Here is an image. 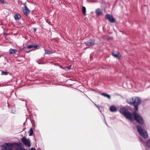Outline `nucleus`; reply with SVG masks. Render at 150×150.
<instances>
[{
    "label": "nucleus",
    "mask_w": 150,
    "mask_h": 150,
    "mask_svg": "<svg viewBox=\"0 0 150 150\" xmlns=\"http://www.w3.org/2000/svg\"><path fill=\"white\" fill-rule=\"evenodd\" d=\"M67 68L69 70L71 68V66H69L67 67Z\"/></svg>",
    "instance_id": "obj_22"
},
{
    "label": "nucleus",
    "mask_w": 150,
    "mask_h": 150,
    "mask_svg": "<svg viewBox=\"0 0 150 150\" xmlns=\"http://www.w3.org/2000/svg\"><path fill=\"white\" fill-rule=\"evenodd\" d=\"M61 68H62V69H63V67H61Z\"/></svg>",
    "instance_id": "obj_24"
},
{
    "label": "nucleus",
    "mask_w": 150,
    "mask_h": 150,
    "mask_svg": "<svg viewBox=\"0 0 150 150\" xmlns=\"http://www.w3.org/2000/svg\"><path fill=\"white\" fill-rule=\"evenodd\" d=\"M24 8H22L23 12L25 15H27L29 13L30 11L27 7L25 3L24 4Z\"/></svg>",
    "instance_id": "obj_5"
},
{
    "label": "nucleus",
    "mask_w": 150,
    "mask_h": 150,
    "mask_svg": "<svg viewBox=\"0 0 150 150\" xmlns=\"http://www.w3.org/2000/svg\"><path fill=\"white\" fill-rule=\"evenodd\" d=\"M33 131L32 129L31 128L30 129L29 131L28 132V133L29 134V135L30 136H32L33 134Z\"/></svg>",
    "instance_id": "obj_16"
},
{
    "label": "nucleus",
    "mask_w": 150,
    "mask_h": 150,
    "mask_svg": "<svg viewBox=\"0 0 150 150\" xmlns=\"http://www.w3.org/2000/svg\"><path fill=\"white\" fill-rule=\"evenodd\" d=\"M146 144L147 146L150 148V139L147 141Z\"/></svg>",
    "instance_id": "obj_18"
},
{
    "label": "nucleus",
    "mask_w": 150,
    "mask_h": 150,
    "mask_svg": "<svg viewBox=\"0 0 150 150\" xmlns=\"http://www.w3.org/2000/svg\"><path fill=\"white\" fill-rule=\"evenodd\" d=\"M105 18L108 20L111 23H113L114 22L115 20L113 17L111 15L109 14H107L105 16Z\"/></svg>",
    "instance_id": "obj_6"
},
{
    "label": "nucleus",
    "mask_w": 150,
    "mask_h": 150,
    "mask_svg": "<svg viewBox=\"0 0 150 150\" xmlns=\"http://www.w3.org/2000/svg\"><path fill=\"white\" fill-rule=\"evenodd\" d=\"M100 95L104 96V97H107L109 99H110L111 98L110 96L109 95L106 93H100Z\"/></svg>",
    "instance_id": "obj_11"
},
{
    "label": "nucleus",
    "mask_w": 150,
    "mask_h": 150,
    "mask_svg": "<svg viewBox=\"0 0 150 150\" xmlns=\"http://www.w3.org/2000/svg\"><path fill=\"white\" fill-rule=\"evenodd\" d=\"M10 53L11 54L15 53L17 51V50L15 49H10L9 50Z\"/></svg>",
    "instance_id": "obj_12"
},
{
    "label": "nucleus",
    "mask_w": 150,
    "mask_h": 150,
    "mask_svg": "<svg viewBox=\"0 0 150 150\" xmlns=\"http://www.w3.org/2000/svg\"><path fill=\"white\" fill-rule=\"evenodd\" d=\"M82 11L83 13L85 14L86 13V8L84 6L82 7Z\"/></svg>",
    "instance_id": "obj_17"
},
{
    "label": "nucleus",
    "mask_w": 150,
    "mask_h": 150,
    "mask_svg": "<svg viewBox=\"0 0 150 150\" xmlns=\"http://www.w3.org/2000/svg\"><path fill=\"white\" fill-rule=\"evenodd\" d=\"M37 47H38L37 45H30L27 46V48L28 49L32 48H36Z\"/></svg>",
    "instance_id": "obj_13"
},
{
    "label": "nucleus",
    "mask_w": 150,
    "mask_h": 150,
    "mask_svg": "<svg viewBox=\"0 0 150 150\" xmlns=\"http://www.w3.org/2000/svg\"><path fill=\"white\" fill-rule=\"evenodd\" d=\"M96 13L98 16L103 15V13L100 8H98L96 10Z\"/></svg>",
    "instance_id": "obj_8"
},
{
    "label": "nucleus",
    "mask_w": 150,
    "mask_h": 150,
    "mask_svg": "<svg viewBox=\"0 0 150 150\" xmlns=\"http://www.w3.org/2000/svg\"><path fill=\"white\" fill-rule=\"evenodd\" d=\"M8 74V73L7 72H4L2 71L1 72V75H6Z\"/></svg>",
    "instance_id": "obj_19"
},
{
    "label": "nucleus",
    "mask_w": 150,
    "mask_h": 150,
    "mask_svg": "<svg viewBox=\"0 0 150 150\" xmlns=\"http://www.w3.org/2000/svg\"><path fill=\"white\" fill-rule=\"evenodd\" d=\"M45 54H52L53 53L52 51L50 50H46L45 49Z\"/></svg>",
    "instance_id": "obj_15"
},
{
    "label": "nucleus",
    "mask_w": 150,
    "mask_h": 150,
    "mask_svg": "<svg viewBox=\"0 0 150 150\" xmlns=\"http://www.w3.org/2000/svg\"><path fill=\"white\" fill-rule=\"evenodd\" d=\"M133 102H130V104L133 105L134 107V109L136 110H137L138 109V106L141 103V100L139 97H137L134 99L132 98Z\"/></svg>",
    "instance_id": "obj_2"
},
{
    "label": "nucleus",
    "mask_w": 150,
    "mask_h": 150,
    "mask_svg": "<svg viewBox=\"0 0 150 150\" xmlns=\"http://www.w3.org/2000/svg\"><path fill=\"white\" fill-rule=\"evenodd\" d=\"M21 17V16L19 14H16L14 16V18L16 20H18Z\"/></svg>",
    "instance_id": "obj_14"
},
{
    "label": "nucleus",
    "mask_w": 150,
    "mask_h": 150,
    "mask_svg": "<svg viewBox=\"0 0 150 150\" xmlns=\"http://www.w3.org/2000/svg\"><path fill=\"white\" fill-rule=\"evenodd\" d=\"M0 2H1L3 4L5 3L4 0H0Z\"/></svg>",
    "instance_id": "obj_20"
},
{
    "label": "nucleus",
    "mask_w": 150,
    "mask_h": 150,
    "mask_svg": "<svg viewBox=\"0 0 150 150\" xmlns=\"http://www.w3.org/2000/svg\"><path fill=\"white\" fill-rule=\"evenodd\" d=\"M30 150H36L33 147L31 148Z\"/></svg>",
    "instance_id": "obj_21"
},
{
    "label": "nucleus",
    "mask_w": 150,
    "mask_h": 150,
    "mask_svg": "<svg viewBox=\"0 0 150 150\" xmlns=\"http://www.w3.org/2000/svg\"><path fill=\"white\" fill-rule=\"evenodd\" d=\"M85 43L86 45L93 46L95 44V41L94 40H90L88 41L85 42Z\"/></svg>",
    "instance_id": "obj_7"
},
{
    "label": "nucleus",
    "mask_w": 150,
    "mask_h": 150,
    "mask_svg": "<svg viewBox=\"0 0 150 150\" xmlns=\"http://www.w3.org/2000/svg\"><path fill=\"white\" fill-rule=\"evenodd\" d=\"M120 112L126 118L131 121L135 120L137 122L141 124L144 123L142 118L136 112H134L133 114H131L127 109L124 108L120 109Z\"/></svg>",
    "instance_id": "obj_1"
},
{
    "label": "nucleus",
    "mask_w": 150,
    "mask_h": 150,
    "mask_svg": "<svg viewBox=\"0 0 150 150\" xmlns=\"http://www.w3.org/2000/svg\"><path fill=\"white\" fill-rule=\"evenodd\" d=\"M110 110L112 112H116L117 110V108L115 105H112L110 108Z\"/></svg>",
    "instance_id": "obj_10"
},
{
    "label": "nucleus",
    "mask_w": 150,
    "mask_h": 150,
    "mask_svg": "<svg viewBox=\"0 0 150 150\" xmlns=\"http://www.w3.org/2000/svg\"><path fill=\"white\" fill-rule=\"evenodd\" d=\"M95 105L97 106V107H98L97 105L96 104H95Z\"/></svg>",
    "instance_id": "obj_23"
},
{
    "label": "nucleus",
    "mask_w": 150,
    "mask_h": 150,
    "mask_svg": "<svg viewBox=\"0 0 150 150\" xmlns=\"http://www.w3.org/2000/svg\"><path fill=\"white\" fill-rule=\"evenodd\" d=\"M21 141L27 147H30V142L29 139H27L25 137H23L21 139Z\"/></svg>",
    "instance_id": "obj_4"
},
{
    "label": "nucleus",
    "mask_w": 150,
    "mask_h": 150,
    "mask_svg": "<svg viewBox=\"0 0 150 150\" xmlns=\"http://www.w3.org/2000/svg\"><path fill=\"white\" fill-rule=\"evenodd\" d=\"M137 128L138 132L141 136L144 138H146L148 137L147 132L145 130L142 129L140 126L137 125Z\"/></svg>",
    "instance_id": "obj_3"
},
{
    "label": "nucleus",
    "mask_w": 150,
    "mask_h": 150,
    "mask_svg": "<svg viewBox=\"0 0 150 150\" xmlns=\"http://www.w3.org/2000/svg\"><path fill=\"white\" fill-rule=\"evenodd\" d=\"M112 55L115 57L119 58V53L117 51H114L112 53Z\"/></svg>",
    "instance_id": "obj_9"
}]
</instances>
